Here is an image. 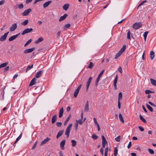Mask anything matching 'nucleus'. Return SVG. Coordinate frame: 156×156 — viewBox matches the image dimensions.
<instances>
[{"label": "nucleus", "mask_w": 156, "mask_h": 156, "mask_svg": "<svg viewBox=\"0 0 156 156\" xmlns=\"http://www.w3.org/2000/svg\"><path fill=\"white\" fill-rule=\"evenodd\" d=\"M104 71H105L104 70H103L99 74L97 79H98V80H99L101 77L102 75V74H103Z\"/></svg>", "instance_id": "c756f323"}, {"label": "nucleus", "mask_w": 156, "mask_h": 156, "mask_svg": "<svg viewBox=\"0 0 156 156\" xmlns=\"http://www.w3.org/2000/svg\"><path fill=\"white\" fill-rule=\"evenodd\" d=\"M131 146H132L131 142H129V144H128V145L127 146L128 148V149L130 148L131 147Z\"/></svg>", "instance_id": "13d9d810"}, {"label": "nucleus", "mask_w": 156, "mask_h": 156, "mask_svg": "<svg viewBox=\"0 0 156 156\" xmlns=\"http://www.w3.org/2000/svg\"><path fill=\"white\" fill-rule=\"evenodd\" d=\"M119 118L120 121L123 123H124V121L122 116L121 113H120L119 115Z\"/></svg>", "instance_id": "72a5a7b5"}, {"label": "nucleus", "mask_w": 156, "mask_h": 156, "mask_svg": "<svg viewBox=\"0 0 156 156\" xmlns=\"http://www.w3.org/2000/svg\"><path fill=\"white\" fill-rule=\"evenodd\" d=\"M139 118L140 119L144 122V123H146L147 122V121L143 117V116L141 115H140Z\"/></svg>", "instance_id": "473e14b6"}, {"label": "nucleus", "mask_w": 156, "mask_h": 156, "mask_svg": "<svg viewBox=\"0 0 156 156\" xmlns=\"http://www.w3.org/2000/svg\"><path fill=\"white\" fill-rule=\"evenodd\" d=\"M64 132V130H62L60 131H59L58 133L57 136H56V138H58L59 137L62 136V134Z\"/></svg>", "instance_id": "dca6fc26"}, {"label": "nucleus", "mask_w": 156, "mask_h": 156, "mask_svg": "<svg viewBox=\"0 0 156 156\" xmlns=\"http://www.w3.org/2000/svg\"><path fill=\"white\" fill-rule=\"evenodd\" d=\"M77 121V122L75 124V129L76 130H77V129L78 126V121Z\"/></svg>", "instance_id": "5fc2aeb1"}, {"label": "nucleus", "mask_w": 156, "mask_h": 156, "mask_svg": "<svg viewBox=\"0 0 156 156\" xmlns=\"http://www.w3.org/2000/svg\"><path fill=\"white\" fill-rule=\"evenodd\" d=\"M18 76V73H16L13 76V80H12V81L13 80H15V79L17 78V77Z\"/></svg>", "instance_id": "de8ad7c7"}, {"label": "nucleus", "mask_w": 156, "mask_h": 156, "mask_svg": "<svg viewBox=\"0 0 156 156\" xmlns=\"http://www.w3.org/2000/svg\"><path fill=\"white\" fill-rule=\"evenodd\" d=\"M4 88H3V93L1 94L2 95V100H4V94H5V92L4 90Z\"/></svg>", "instance_id": "bf43d9fd"}, {"label": "nucleus", "mask_w": 156, "mask_h": 156, "mask_svg": "<svg viewBox=\"0 0 156 156\" xmlns=\"http://www.w3.org/2000/svg\"><path fill=\"white\" fill-rule=\"evenodd\" d=\"M9 33V32H7L4 34L0 38V41H5L6 40Z\"/></svg>", "instance_id": "39448f33"}, {"label": "nucleus", "mask_w": 156, "mask_h": 156, "mask_svg": "<svg viewBox=\"0 0 156 156\" xmlns=\"http://www.w3.org/2000/svg\"><path fill=\"white\" fill-rule=\"evenodd\" d=\"M122 97V94L121 92H120L119 94L118 100L121 99Z\"/></svg>", "instance_id": "c03bdc74"}, {"label": "nucleus", "mask_w": 156, "mask_h": 156, "mask_svg": "<svg viewBox=\"0 0 156 156\" xmlns=\"http://www.w3.org/2000/svg\"><path fill=\"white\" fill-rule=\"evenodd\" d=\"M115 140L117 142H119L120 140V136H118L117 137L115 138Z\"/></svg>", "instance_id": "37998d69"}, {"label": "nucleus", "mask_w": 156, "mask_h": 156, "mask_svg": "<svg viewBox=\"0 0 156 156\" xmlns=\"http://www.w3.org/2000/svg\"><path fill=\"white\" fill-rule=\"evenodd\" d=\"M150 80L151 84L156 87V80L152 78H151Z\"/></svg>", "instance_id": "5701e85b"}, {"label": "nucleus", "mask_w": 156, "mask_h": 156, "mask_svg": "<svg viewBox=\"0 0 156 156\" xmlns=\"http://www.w3.org/2000/svg\"><path fill=\"white\" fill-rule=\"evenodd\" d=\"M71 115H69L68 117L66 119V121H65V122H64V126H66V125L68 122L69 120V119L71 118Z\"/></svg>", "instance_id": "4be33fe9"}, {"label": "nucleus", "mask_w": 156, "mask_h": 156, "mask_svg": "<svg viewBox=\"0 0 156 156\" xmlns=\"http://www.w3.org/2000/svg\"><path fill=\"white\" fill-rule=\"evenodd\" d=\"M4 0H2L0 1V5H2L4 4Z\"/></svg>", "instance_id": "338daca9"}, {"label": "nucleus", "mask_w": 156, "mask_h": 156, "mask_svg": "<svg viewBox=\"0 0 156 156\" xmlns=\"http://www.w3.org/2000/svg\"><path fill=\"white\" fill-rule=\"evenodd\" d=\"M118 107L119 109L120 108L121 104H120L119 100H118Z\"/></svg>", "instance_id": "0e129e2a"}, {"label": "nucleus", "mask_w": 156, "mask_h": 156, "mask_svg": "<svg viewBox=\"0 0 156 156\" xmlns=\"http://www.w3.org/2000/svg\"><path fill=\"white\" fill-rule=\"evenodd\" d=\"M37 142H36V143L34 145L33 147L32 148V150H34L35 149V147H36L37 144Z\"/></svg>", "instance_id": "864d4df0"}, {"label": "nucleus", "mask_w": 156, "mask_h": 156, "mask_svg": "<svg viewBox=\"0 0 156 156\" xmlns=\"http://www.w3.org/2000/svg\"><path fill=\"white\" fill-rule=\"evenodd\" d=\"M118 148L117 147H115L114 148V156H117L118 153Z\"/></svg>", "instance_id": "c85d7f7f"}, {"label": "nucleus", "mask_w": 156, "mask_h": 156, "mask_svg": "<svg viewBox=\"0 0 156 156\" xmlns=\"http://www.w3.org/2000/svg\"><path fill=\"white\" fill-rule=\"evenodd\" d=\"M8 64V62H6L0 65V68L6 67Z\"/></svg>", "instance_id": "cd10ccee"}, {"label": "nucleus", "mask_w": 156, "mask_h": 156, "mask_svg": "<svg viewBox=\"0 0 156 156\" xmlns=\"http://www.w3.org/2000/svg\"><path fill=\"white\" fill-rule=\"evenodd\" d=\"M150 58L151 60H153L154 57V53L153 51H151L150 53Z\"/></svg>", "instance_id": "b1692460"}, {"label": "nucleus", "mask_w": 156, "mask_h": 156, "mask_svg": "<svg viewBox=\"0 0 156 156\" xmlns=\"http://www.w3.org/2000/svg\"><path fill=\"white\" fill-rule=\"evenodd\" d=\"M148 151L149 153L151 154H153L154 153V150L151 148H148Z\"/></svg>", "instance_id": "a19ab883"}, {"label": "nucleus", "mask_w": 156, "mask_h": 156, "mask_svg": "<svg viewBox=\"0 0 156 156\" xmlns=\"http://www.w3.org/2000/svg\"><path fill=\"white\" fill-rule=\"evenodd\" d=\"M100 151L101 153V154L103 155L104 154V149L102 147H101L100 150Z\"/></svg>", "instance_id": "4d7b16f0"}, {"label": "nucleus", "mask_w": 156, "mask_h": 156, "mask_svg": "<svg viewBox=\"0 0 156 156\" xmlns=\"http://www.w3.org/2000/svg\"><path fill=\"white\" fill-rule=\"evenodd\" d=\"M72 126V123L69 124L66 129L65 134L67 138H68L69 136L70 131L71 130Z\"/></svg>", "instance_id": "f03ea898"}, {"label": "nucleus", "mask_w": 156, "mask_h": 156, "mask_svg": "<svg viewBox=\"0 0 156 156\" xmlns=\"http://www.w3.org/2000/svg\"><path fill=\"white\" fill-rule=\"evenodd\" d=\"M94 66V64L93 62H90V63L89 65L88 66L87 68H91Z\"/></svg>", "instance_id": "58836bf2"}, {"label": "nucleus", "mask_w": 156, "mask_h": 156, "mask_svg": "<svg viewBox=\"0 0 156 156\" xmlns=\"http://www.w3.org/2000/svg\"><path fill=\"white\" fill-rule=\"evenodd\" d=\"M148 32V31H146L143 34V36L144 38V41L145 42L146 41V38Z\"/></svg>", "instance_id": "bb28decb"}, {"label": "nucleus", "mask_w": 156, "mask_h": 156, "mask_svg": "<svg viewBox=\"0 0 156 156\" xmlns=\"http://www.w3.org/2000/svg\"><path fill=\"white\" fill-rule=\"evenodd\" d=\"M130 30H129L127 33V38L128 39H130Z\"/></svg>", "instance_id": "79ce46f5"}, {"label": "nucleus", "mask_w": 156, "mask_h": 156, "mask_svg": "<svg viewBox=\"0 0 156 156\" xmlns=\"http://www.w3.org/2000/svg\"><path fill=\"white\" fill-rule=\"evenodd\" d=\"M118 80V75H116V76H115V77L114 79V82H113V84L114 85H116L117 84V81Z\"/></svg>", "instance_id": "e433bc0d"}, {"label": "nucleus", "mask_w": 156, "mask_h": 156, "mask_svg": "<svg viewBox=\"0 0 156 156\" xmlns=\"http://www.w3.org/2000/svg\"><path fill=\"white\" fill-rule=\"evenodd\" d=\"M33 30V29L32 28H27L25 29L21 33L22 35H23L26 34L28 33L31 32Z\"/></svg>", "instance_id": "423d86ee"}, {"label": "nucleus", "mask_w": 156, "mask_h": 156, "mask_svg": "<svg viewBox=\"0 0 156 156\" xmlns=\"http://www.w3.org/2000/svg\"><path fill=\"white\" fill-rule=\"evenodd\" d=\"M35 49V48H31L26 49L24 51L23 53L26 54L29 53L31 52L34 50Z\"/></svg>", "instance_id": "9d476101"}, {"label": "nucleus", "mask_w": 156, "mask_h": 156, "mask_svg": "<svg viewBox=\"0 0 156 156\" xmlns=\"http://www.w3.org/2000/svg\"><path fill=\"white\" fill-rule=\"evenodd\" d=\"M70 26V24L69 23H68L65 25L63 29L64 30H66L69 28Z\"/></svg>", "instance_id": "2f4dec72"}, {"label": "nucleus", "mask_w": 156, "mask_h": 156, "mask_svg": "<svg viewBox=\"0 0 156 156\" xmlns=\"http://www.w3.org/2000/svg\"><path fill=\"white\" fill-rule=\"evenodd\" d=\"M31 11V9H29L25 10L24 12L22 13V15L23 16H27L28 15L30 12Z\"/></svg>", "instance_id": "1a4fd4ad"}, {"label": "nucleus", "mask_w": 156, "mask_h": 156, "mask_svg": "<svg viewBox=\"0 0 156 156\" xmlns=\"http://www.w3.org/2000/svg\"><path fill=\"white\" fill-rule=\"evenodd\" d=\"M151 91L149 90H146L145 91V93L146 94H149L150 93H151Z\"/></svg>", "instance_id": "3c124183"}, {"label": "nucleus", "mask_w": 156, "mask_h": 156, "mask_svg": "<svg viewBox=\"0 0 156 156\" xmlns=\"http://www.w3.org/2000/svg\"><path fill=\"white\" fill-rule=\"evenodd\" d=\"M88 101H87V102L86 103L85 107L84 108V111L86 112H87L89 111V108H88Z\"/></svg>", "instance_id": "aec40b11"}, {"label": "nucleus", "mask_w": 156, "mask_h": 156, "mask_svg": "<svg viewBox=\"0 0 156 156\" xmlns=\"http://www.w3.org/2000/svg\"><path fill=\"white\" fill-rule=\"evenodd\" d=\"M50 140V139L47 137L46 139H44L41 144V145H42L46 144Z\"/></svg>", "instance_id": "6ab92c4d"}, {"label": "nucleus", "mask_w": 156, "mask_h": 156, "mask_svg": "<svg viewBox=\"0 0 156 156\" xmlns=\"http://www.w3.org/2000/svg\"><path fill=\"white\" fill-rule=\"evenodd\" d=\"M131 155L132 156H136V154L134 153H132L131 154Z\"/></svg>", "instance_id": "774afa93"}, {"label": "nucleus", "mask_w": 156, "mask_h": 156, "mask_svg": "<svg viewBox=\"0 0 156 156\" xmlns=\"http://www.w3.org/2000/svg\"><path fill=\"white\" fill-rule=\"evenodd\" d=\"M148 103L150 105L154 107H156V105H155L154 104L151 102L149 101H148Z\"/></svg>", "instance_id": "09e8293b"}, {"label": "nucleus", "mask_w": 156, "mask_h": 156, "mask_svg": "<svg viewBox=\"0 0 156 156\" xmlns=\"http://www.w3.org/2000/svg\"><path fill=\"white\" fill-rule=\"evenodd\" d=\"M101 138L102 140V143L105 144H107V142L104 136L103 135H102L101 136Z\"/></svg>", "instance_id": "412c9836"}, {"label": "nucleus", "mask_w": 156, "mask_h": 156, "mask_svg": "<svg viewBox=\"0 0 156 156\" xmlns=\"http://www.w3.org/2000/svg\"><path fill=\"white\" fill-rule=\"evenodd\" d=\"M91 138L94 140H96L98 139V137L95 134H93L91 136Z\"/></svg>", "instance_id": "4c0bfd02"}, {"label": "nucleus", "mask_w": 156, "mask_h": 156, "mask_svg": "<svg viewBox=\"0 0 156 156\" xmlns=\"http://www.w3.org/2000/svg\"><path fill=\"white\" fill-rule=\"evenodd\" d=\"M43 71L42 70H41L39 72H37V73L35 75V77L36 78H38L41 76L43 73Z\"/></svg>", "instance_id": "9b49d317"}, {"label": "nucleus", "mask_w": 156, "mask_h": 156, "mask_svg": "<svg viewBox=\"0 0 156 156\" xmlns=\"http://www.w3.org/2000/svg\"><path fill=\"white\" fill-rule=\"evenodd\" d=\"M138 128L140 131H144V128H142V127H141V126H139Z\"/></svg>", "instance_id": "680f3d73"}, {"label": "nucleus", "mask_w": 156, "mask_h": 156, "mask_svg": "<svg viewBox=\"0 0 156 156\" xmlns=\"http://www.w3.org/2000/svg\"><path fill=\"white\" fill-rule=\"evenodd\" d=\"M17 23H15L11 25L10 28H9V31L10 32H12L14 31L15 29L17 28Z\"/></svg>", "instance_id": "0eeeda50"}, {"label": "nucleus", "mask_w": 156, "mask_h": 156, "mask_svg": "<svg viewBox=\"0 0 156 156\" xmlns=\"http://www.w3.org/2000/svg\"><path fill=\"white\" fill-rule=\"evenodd\" d=\"M147 2V1L145 0H144L142 2L140 3V4L139 5H138V8L140 6L143 5L144 3H145V2Z\"/></svg>", "instance_id": "a18cd8bd"}, {"label": "nucleus", "mask_w": 156, "mask_h": 156, "mask_svg": "<svg viewBox=\"0 0 156 156\" xmlns=\"http://www.w3.org/2000/svg\"><path fill=\"white\" fill-rule=\"evenodd\" d=\"M62 122H56V125L58 127H60L62 125Z\"/></svg>", "instance_id": "8fccbe9b"}, {"label": "nucleus", "mask_w": 156, "mask_h": 156, "mask_svg": "<svg viewBox=\"0 0 156 156\" xmlns=\"http://www.w3.org/2000/svg\"><path fill=\"white\" fill-rule=\"evenodd\" d=\"M32 40V39H30L29 40H28L24 44V46L25 47L27 46L29 44H30Z\"/></svg>", "instance_id": "ea45409f"}, {"label": "nucleus", "mask_w": 156, "mask_h": 156, "mask_svg": "<svg viewBox=\"0 0 156 156\" xmlns=\"http://www.w3.org/2000/svg\"><path fill=\"white\" fill-rule=\"evenodd\" d=\"M66 141L65 140H62L60 143V147L62 150L64 149V147Z\"/></svg>", "instance_id": "ddd939ff"}, {"label": "nucleus", "mask_w": 156, "mask_h": 156, "mask_svg": "<svg viewBox=\"0 0 156 156\" xmlns=\"http://www.w3.org/2000/svg\"><path fill=\"white\" fill-rule=\"evenodd\" d=\"M142 25L141 22H136L133 25V27L135 30H137L140 28Z\"/></svg>", "instance_id": "7ed1b4c3"}, {"label": "nucleus", "mask_w": 156, "mask_h": 156, "mask_svg": "<svg viewBox=\"0 0 156 156\" xmlns=\"http://www.w3.org/2000/svg\"><path fill=\"white\" fill-rule=\"evenodd\" d=\"M82 120V119H79L78 121V123H79L80 125H82L83 124V121Z\"/></svg>", "instance_id": "052dcab7"}, {"label": "nucleus", "mask_w": 156, "mask_h": 156, "mask_svg": "<svg viewBox=\"0 0 156 156\" xmlns=\"http://www.w3.org/2000/svg\"><path fill=\"white\" fill-rule=\"evenodd\" d=\"M28 23V20H27L21 23V24L23 26L26 25Z\"/></svg>", "instance_id": "f704fd0d"}, {"label": "nucleus", "mask_w": 156, "mask_h": 156, "mask_svg": "<svg viewBox=\"0 0 156 156\" xmlns=\"http://www.w3.org/2000/svg\"><path fill=\"white\" fill-rule=\"evenodd\" d=\"M64 112V110L63 108L62 107L60 109L59 112V113H61L63 114Z\"/></svg>", "instance_id": "6e6d98bb"}, {"label": "nucleus", "mask_w": 156, "mask_h": 156, "mask_svg": "<svg viewBox=\"0 0 156 156\" xmlns=\"http://www.w3.org/2000/svg\"><path fill=\"white\" fill-rule=\"evenodd\" d=\"M92 77H90L88 79L87 83L90 84L92 80Z\"/></svg>", "instance_id": "49530a36"}, {"label": "nucleus", "mask_w": 156, "mask_h": 156, "mask_svg": "<svg viewBox=\"0 0 156 156\" xmlns=\"http://www.w3.org/2000/svg\"><path fill=\"white\" fill-rule=\"evenodd\" d=\"M36 79L35 78H33L29 84V86H31L36 83Z\"/></svg>", "instance_id": "f8f14e48"}, {"label": "nucleus", "mask_w": 156, "mask_h": 156, "mask_svg": "<svg viewBox=\"0 0 156 156\" xmlns=\"http://www.w3.org/2000/svg\"><path fill=\"white\" fill-rule=\"evenodd\" d=\"M43 40V38L42 37H40L35 41V44H38Z\"/></svg>", "instance_id": "393cba45"}, {"label": "nucleus", "mask_w": 156, "mask_h": 156, "mask_svg": "<svg viewBox=\"0 0 156 156\" xmlns=\"http://www.w3.org/2000/svg\"><path fill=\"white\" fill-rule=\"evenodd\" d=\"M126 48V46L124 45L120 49L116 55L115 57V59L118 58L125 51Z\"/></svg>", "instance_id": "f257e3e1"}, {"label": "nucleus", "mask_w": 156, "mask_h": 156, "mask_svg": "<svg viewBox=\"0 0 156 156\" xmlns=\"http://www.w3.org/2000/svg\"><path fill=\"white\" fill-rule=\"evenodd\" d=\"M57 115H54L52 118L51 122L52 124L54 123L56 121Z\"/></svg>", "instance_id": "f3484780"}, {"label": "nucleus", "mask_w": 156, "mask_h": 156, "mask_svg": "<svg viewBox=\"0 0 156 156\" xmlns=\"http://www.w3.org/2000/svg\"><path fill=\"white\" fill-rule=\"evenodd\" d=\"M146 106L147 108H148V110L151 112H152L153 111V109L149 105L147 104H146Z\"/></svg>", "instance_id": "c9c22d12"}, {"label": "nucleus", "mask_w": 156, "mask_h": 156, "mask_svg": "<svg viewBox=\"0 0 156 156\" xmlns=\"http://www.w3.org/2000/svg\"><path fill=\"white\" fill-rule=\"evenodd\" d=\"M81 87V85H80L77 87V88L76 89L74 92V97H76L78 94L79 90H80Z\"/></svg>", "instance_id": "20e7f679"}, {"label": "nucleus", "mask_w": 156, "mask_h": 156, "mask_svg": "<svg viewBox=\"0 0 156 156\" xmlns=\"http://www.w3.org/2000/svg\"><path fill=\"white\" fill-rule=\"evenodd\" d=\"M71 142L72 143V146L73 147H75L77 143L76 141L74 140H71Z\"/></svg>", "instance_id": "7c9ffc66"}, {"label": "nucleus", "mask_w": 156, "mask_h": 156, "mask_svg": "<svg viewBox=\"0 0 156 156\" xmlns=\"http://www.w3.org/2000/svg\"><path fill=\"white\" fill-rule=\"evenodd\" d=\"M51 2V1H49L45 2L43 5V7L45 8L48 7Z\"/></svg>", "instance_id": "4468645a"}, {"label": "nucleus", "mask_w": 156, "mask_h": 156, "mask_svg": "<svg viewBox=\"0 0 156 156\" xmlns=\"http://www.w3.org/2000/svg\"><path fill=\"white\" fill-rule=\"evenodd\" d=\"M142 108H143V109L144 110L145 112H147V111L145 108V107H144V106L143 105H142Z\"/></svg>", "instance_id": "69168bd1"}, {"label": "nucleus", "mask_w": 156, "mask_h": 156, "mask_svg": "<svg viewBox=\"0 0 156 156\" xmlns=\"http://www.w3.org/2000/svg\"><path fill=\"white\" fill-rule=\"evenodd\" d=\"M69 4H65L62 6L63 9L64 10H65V11H66L67 10V9L69 8Z\"/></svg>", "instance_id": "a211bd4d"}, {"label": "nucleus", "mask_w": 156, "mask_h": 156, "mask_svg": "<svg viewBox=\"0 0 156 156\" xmlns=\"http://www.w3.org/2000/svg\"><path fill=\"white\" fill-rule=\"evenodd\" d=\"M23 8V5L22 4H20L18 6V8L19 9H21Z\"/></svg>", "instance_id": "603ef678"}, {"label": "nucleus", "mask_w": 156, "mask_h": 156, "mask_svg": "<svg viewBox=\"0 0 156 156\" xmlns=\"http://www.w3.org/2000/svg\"><path fill=\"white\" fill-rule=\"evenodd\" d=\"M20 34V33H19L18 34H16L15 35H14L13 36H12L9 38V41H12L14 40Z\"/></svg>", "instance_id": "6e6552de"}, {"label": "nucleus", "mask_w": 156, "mask_h": 156, "mask_svg": "<svg viewBox=\"0 0 156 156\" xmlns=\"http://www.w3.org/2000/svg\"><path fill=\"white\" fill-rule=\"evenodd\" d=\"M22 136V134L21 133L19 136L16 139V140L13 144V146L21 138Z\"/></svg>", "instance_id": "a878e982"}, {"label": "nucleus", "mask_w": 156, "mask_h": 156, "mask_svg": "<svg viewBox=\"0 0 156 156\" xmlns=\"http://www.w3.org/2000/svg\"><path fill=\"white\" fill-rule=\"evenodd\" d=\"M61 32L60 31H58L57 32L56 35H57V37L58 38H59V36L60 35Z\"/></svg>", "instance_id": "e2e57ef3"}, {"label": "nucleus", "mask_w": 156, "mask_h": 156, "mask_svg": "<svg viewBox=\"0 0 156 156\" xmlns=\"http://www.w3.org/2000/svg\"><path fill=\"white\" fill-rule=\"evenodd\" d=\"M67 16H68V15L66 14H64L63 16H61L60 17V18L59 20V21L60 22H61L62 21L64 20H65L66 19V18Z\"/></svg>", "instance_id": "2eb2a0df"}]
</instances>
